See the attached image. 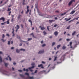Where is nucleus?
<instances>
[{
  "label": "nucleus",
  "instance_id": "obj_29",
  "mask_svg": "<svg viewBox=\"0 0 79 79\" xmlns=\"http://www.w3.org/2000/svg\"><path fill=\"white\" fill-rule=\"evenodd\" d=\"M25 75H27V76H29V73H25Z\"/></svg>",
  "mask_w": 79,
  "mask_h": 79
},
{
  "label": "nucleus",
  "instance_id": "obj_21",
  "mask_svg": "<svg viewBox=\"0 0 79 79\" xmlns=\"http://www.w3.org/2000/svg\"><path fill=\"white\" fill-rule=\"evenodd\" d=\"M5 23H6V24H10L9 21H7V22H5Z\"/></svg>",
  "mask_w": 79,
  "mask_h": 79
},
{
  "label": "nucleus",
  "instance_id": "obj_24",
  "mask_svg": "<svg viewBox=\"0 0 79 79\" xmlns=\"http://www.w3.org/2000/svg\"><path fill=\"white\" fill-rule=\"evenodd\" d=\"M75 19H73V20H71L69 21L68 22V23H71V21H74Z\"/></svg>",
  "mask_w": 79,
  "mask_h": 79
},
{
  "label": "nucleus",
  "instance_id": "obj_46",
  "mask_svg": "<svg viewBox=\"0 0 79 79\" xmlns=\"http://www.w3.org/2000/svg\"><path fill=\"white\" fill-rule=\"evenodd\" d=\"M18 71H19V72H20V73H21V72H22L23 71L21 70H19Z\"/></svg>",
  "mask_w": 79,
  "mask_h": 79
},
{
  "label": "nucleus",
  "instance_id": "obj_59",
  "mask_svg": "<svg viewBox=\"0 0 79 79\" xmlns=\"http://www.w3.org/2000/svg\"><path fill=\"white\" fill-rule=\"evenodd\" d=\"M21 27L22 28H23V24L21 25Z\"/></svg>",
  "mask_w": 79,
  "mask_h": 79
},
{
  "label": "nucleus",
  "instance_id": "obj_17",
  "mask_svg": "<svg viewBox=\"0 0 79 79\" xmlns=\"http://www.w3.org/2000/svg\"><path fill=\"white\" fill-rule=\"evenodd\" d=\"M30 35H32L33 37H34V38H36V37H34V33H31V34H30Z\"/></svg>",
  "mask_w": 79,
  "mask_h": 79
},
{
  "label": "nucleus",
  "instance_id": "obj_33",
  "mask_svg": "<svg viewBox=\"0 0 79 79\" xmlns=\"http://www.w3.org/2000/svg\"><path fill=\"white\" fill-rule=\"evenodd\" d=\"M54 45H55V42H53L52 44V46H53Z\"/></svg>",
  "mask_w": 79,
  "mask_h": 79
},
{
  "label": "nucleus",
  "instance_id": "obj_36",
  "mask_svg": "<svg viewBox=\"0 0 79 79\" xmlns=\"http://www.w3.org/2000/svg\"><path fill=\"white\" fill-rule=\"evenodd\" d=\"M5 66L6 67H7V66H8V64L7 63H5Z\"/></svg>",
  "mask_w": 79,
  "mask_h": 79
},
{
  "label": "nucleus",
  "instance_id": "obj_26",
  "mask_svg": "<svg viewBox=\"0 0 79 79\" xmlns=\"http://www.w3.org/2000/svg\"><path fill=\"white\" fill-rule=\"evenodd\" d=\"M32 40V38H28L27 41H29L30 40Z\"/></svg>",
  "mask_w": 79,
  "mask_h": 79
},
{
  "label": "nucleus",
  "instance_id": "obj_51",
  "mask_svg": "<svg viewBox=\"0 0 79 79\" xmlns=\"http://www.w3.org/2000/svg\"><path fill=\"white\" fill-rule=\"evenodd\" d=\"M23 12H24V10H22V12H21V13H22V14H23Z\"/></svg>",
  "mask_w": 79,
  "mask_h": 79
},
{
  "label": "nucleus",
  "instance_id": "obj_27",
  "mask_svg": "<svg viewBox=\"0 0 79 79\" xmlns=\"http://www.w3.org/2000/svg\"><path fill=\"white\" fill-rule=\"evenodd\" d=\"M0 62H2V57L1 56H0Z\"/></svg>",
  "mask_w": 79,
  "mask_h": 79
},
{
  "label": "nucleus",
  "instance_id": "obj_2",
  "mask_svg": "<svg viewBox=\"0 0 79 79\" xmlns=\"http://www.w3.org/2000/svg\"><path fill=\"white\" fill-rule=\"evenodd\" d=\"M35 64L33 62L31 63V65L32 66V67H29L28 68L29 69H32V68H34V65Z\"/></svg>",
  "mask_w": 79,
  "mask_h": 79
},
{
  "label": "nucleus",
  "instance_id": "obj_16",
  "mask_svg": "<svg viewBox=\"0 0 79 79\" xmlns=\"http://www.w3.org/2000/svg\"><path fill=\"white\" fill-rule=\"evenodd\" d=\"M60 47H61V45H60V44L58 45L57 46V49H58Z\"/></svg>",
  "mask_w": 79,
  "mask_h": 79
},
{
  "label": "nucleus",
  "instance_id": "obj_12",
  "mask_svg": "<svg viewBox=\"0 0 79 79\" xmlns=\"http://www.w3.org/2000/svg\"><path fill=\"white\" fill-rule=\"evenodd\" d=\"M75 10H73L71 11V12L70 13V14H71L72 15H73V14H74L75 12Z\"/></svg>",
  "mask_w": 79,
  "mask_h": 79
},
{
  "label": "nucleus",
  "instance_id": "obj_7",
  "mask_svg": "<svg viewBox=\"0 0 79 79\" xmlns=\"http://www.w3.org/2000/svg\"><path fill=\"white\" fill-rule=\"evenodd\" d=\"M8 58H9V60L10 61H11V57H10V56H8V57L6 58V60H8Z\"/></svg>",
  "mask_w": 79,
  "mask_h": 79
},
{
  "label": "nucleus",
  "instance_id": "obj_4",
  "mask_svg": "<svg viewBox=\"0 0 79 79\" xmlns=\"http://www.w3.org/2000/svg\"><path fill=\"white\" fill-rule=\"evenodd\" d=\"M0 72H1L2 74H5L6 71L4 70H2V69H0Z\"/></svg>",
  "mask_w": 79,
  "mask_h": 79
},
{
  "label": "nucleus",
  "instance_id": "obj_28",
  "mask_svg": "<svg viewBox=\"0 0 79 79\" xmlns=\"http://www.w3.org/2000/svg\"><path fill=\"white\" fill-rule=\"evenodd\" d=\"M72 44H73V43H72V42H70L69 43V45L70 46H71L72 45Z\"/></svg>",
  "mask_w": 79,
  "mask_h": 79
},
{
  "label": "nucleus",
  "instance_id": "obj_31",
  "mask_svg": "<svg viewBox=\"0 0 79 79\" xmlns=\"http://www.w3.org/2000/svg\"><path fill=\"white\" fill-rule=\"evenodd\" d=\"M11 10V8H8L7 10V11H10Z\"/></svg>",
  "mask_w": 79,
  "mask_h": 79
},
{
  "label": "nucleus",
  "instance_id": "obj_45",
  "mask_svg": "<svg viewBox=\"0 0 79 79\" xmlns=\"http://www.w3.org/2000/svg\"><path fill=\"white\" fill-rule=\"evenodd\" d=\"M56 13H59V11L56 10L55 11Z\"/></svg>",
  "mask_w": 79,
  "mask_h": 79
},
{
  "label": "nucleus",
  "instance_id": "obj_58",
  "mask_svg": "<svg viewBox=\"0 0 79 79\" xmlns=\"http://www.w3.org/2000/svg\"><path fill=\"white\" fill-rule=\"evenodd\" d=\"M11 50H13V49H14V47H11Z\"/></svg>",
  "mask_w": 79,
  "mask_h": 79
},
{
  "label": "nucleus",
  "instance_id": "obj_53",
  "mask_svg": "<svg viewBox=\"0 0 79 79\" xmlns=\"http://www.w3.org/2000/svg\"><path fill=\"white\" fill-rule=\"evenodd\" d=\"M16 64V63L15 62H14L13 63V65H15Z\"/></svg>",
  "mask_w": 79,
  "mask_h": 79
},
{
  "label": "nucleus",
  "instance_id": "obj_50",
  "mask_svg": "<svg viewBox=\"0 0 79 79\" xmlns=\"http://www.w3.org/2000/svg\"><path fill=\"white\" fill-rule=\"evenodd\" d=\"M47 29H48V31H50V30H49L50 29L48 27H47Z\"/></svg>",
  "mask_w": 79,
  "mask_h": 79
},
{
  "label": "nucleus",
  "instance_id": "obj_18",
  "mask_svg": "<svg viewBox=\"0 0 79 79\" xmlns=\"http://www.w3.org/2000/svg\"><path fill=\"white\" fill-rule=\"evenodd\" d=\"M28 21H29V22L30 23H31V26H32V21H31V20H29Z\"/></svg>",
  "mask_w": 79,
  "mask_h": 79
},
{
  "label": "nucleus",
  "instance_id": "obj_57",
  "mask_svg": "<svg viewBox=\"0 0 79 79\" xmlns=\"http://www.w3.org/2000/svg\"><path fill=\"white\" fill-rule=\"evenodd\" d=\"M37 72V70H36L35 72V73H36Z\"/></svg>",
  "mask_w": 79,
  "mask_h": 79
},
{
  "label": "nucleus",
  "instance_id": "obj_25",
  "mask_svg": "<svg viewBox=\"0 0 79 79\" xmlns=\"http://www.w3.org/2000/svg\"><path fill=\"white\" fill-rule=\"evenodd\" d=\"M16 52L17 53H19V50H18V49H17L16 50Z\"/></svg>",
  "mask_w": 79,
  "mask_h": 79
},
{
  "label": "nucleus",
  "instance_id": "obj_10",
  "mask_svg": "<svg viewBox=\"0 0 79 79\" xmlns=\"http://www.w3.org/2000/svg\"><path fill=\"white\" fill-rule=\"evenodd\" d=\"M58 34V32L55 31V32H54V35H55V36H57Z\"/></svg>",
  "mask_w": 79,
  "mask_h": 79
},
{
  "label": "nucleus",
  "instance_id": "obj_61",
  "mask_svg": "<svg viewBox=\"0 0 79 79\" xmlns=\"http://www.w3.org/2000/svg\"><path fill=\"white\" fill-rule=\"evenodd\" d=\"M79 24V22H78L76 23V24L77 25V24Z\"/></svg>",
  "mask_w": 79,
  "mask_h": 79
},
{
  "label": "nucleus",
  "instance_id": "obj_43",
  "mask_svg": "<svg viewBox=\"0 0 79 79\" xmlns=\"http://www.w3.org/2000/svg\"><path fill=\"white\" fill-rule=\"evenodd\" d=\"M6 35V36H8V37H10V35L8 34H7Z\"/></svg>",
  "mask_w": 79,
  "mask_h": 79
},
{
  "label": "nucleus",
  "instance_id": "obj_37",
  "mask_svg": "<svg viewBox=\"0 0 79 79\" xmlns=\"http://www.w3.org/2000/svg\"><path fill=\"white\" fill-rule=\"evenodd\" d=\"M71 19V18H69V19H67V20H66V21H69V20H70V19Z\"/></svg>",
  "mask_w": 79,
  "mask_h": 79
},
{
  "label": "nucleus",
  "instance_id": "obj_19",
  "mask_svg": "<svg viewBox=\"0 0 79 79\" xmlns=\"http://www.w3.org/2000/svg\"><path fill=\"white\" fill-rule=\"evenodd\" d=\"M66 47L64 46H63L62 47V49H63V50H64L65 49H66Z\"/></svg>",
  "mask_w": 79,
  "mask_h": 79
},
{
  "label": "nucleus",
  "instance_id": "obj_14",
  "mask_svg": "<svg viewBox=\"0 0 79 79\" xmlns=\"http://www.w3.org/2000/svg\"><path fill=\"white\" fill-rule=\"evenodd\" d=\"M19 75L21 77H22L23 78H24V75L21 74H20Z\"/></svg>",
  "mask_w": 79,
  "mask_h": 79
},
{
  "label": "nucleus",
  "instance_id": "obj_6",
  "mask_svg": "<svg viewBox=\"0 0 79 79\" xmlns=\"http://www.w3.org/2000/svg\"><path fill=\"white\" fill-rule=\"evenodd\" d=\"M55 20H49L48 22L49 23H53V22H55Z\"/></svg>",
  "mask_w": 79,
  "mask_h": 79
},
{
  "label": "nucleus",
  "instance_id": "obj_34",
  "mask_svg": "<svg viewBox=\"0 0 79 79\" xmlns=\"http://www.w3.org/2000/svg\"><path fill=\"white\" fill-rule=\"evenodd\" d=\"M43 33L44 35H46V34H47V32H46L45 31H44Z\"/></svg>",
  "mask_w": 79,
  "mask_h": 79
},
{
  "label": "nucleus",
  "instance_id": "obj_60",
  "mask_svg": "<svg viewBox=\"0 0 79 79\" xmlns=\"http://www.w3.org/2000/svg\"><path fill=\"white\" fill-rule=\"evenodd\" d=\"M74 19H75L74 20H75V19H76V20H78V18H74Z\"/></svg>",
  "mask_w": 79,
  "mask_h": 79
},
{
  "label": "nucleus",
  "instance_id": "obj_35",
  "mask_svg": "<svg viewBox=\"0 0 79 79\" xmlns=\"http://www.w3.org/2000/svg\"><path fill=\"white\" fill-rule=\"evenodd\" d=\"M2 25H5V24H6V23L5 22H4V23H1Z\"/></svg>",
  "mask_w": 79,
  "mask_h": 79
},
{
  "label": "nucleus",
  "instance_id": "obj_8",
  "mask_svg": "<svg viewBox=\"0 0 79 79\" xmlns=\"http://www.w3.org/2000/svg\"><path fill=\"white\" fill-rule=\"evenodd\" d=\"M1 20H2V21L4 22V21H5V18L3 17H1L0 18V21Z\"/></svg>",
  "mask_w": 79,
  "mask_h": 79
},
{
  "label": "nucleus",
  "instance_id": "obj_47",
  "mask_svg": "<svg viewBox=\"0 0 79 79\" xmlns=\"http://www.w3.org/2000/svg\"><path fill=\"white\" fill-rule=\"evenodd\" d=\"M58 26V25H57V24H55L54 25V27H56V26Z\"/></svg>",
  "mask_w": 79,
  "mask_h": 79
},
{
  "label": "nucleus",
  "instance_id": "obj_63",
  "mask_svg": "<svg viewBox=\"0 0 79 79\" xmlns=\"http://www.w3.org/2000/svg\"><path fill=\"white\" fill-rule=\"evenodd\" d=\"M11 21L12 22H13V18H12V19Z\"/></svg>",
  "mask_w": 79,
  "mask_h": 79
},
{
  "label": "nucleus",
  "instance_id": "obj_55",
  "mask_svg": "<svg viewBox=\"0 0 79 79\" xmlns=\"http://www.w3.org/2000/svg\"><path fill=\"white\" fill-rule=\"evenodd\" d=\"M31 29H32V31H33V30H34V27H32V28Z\"/></svg>",
  "mask_w": 79,
  "mask_h": 79
},
{
  "label": "nucleus",
  "instance_id": "obj_39",
  "mask_svg": "<svg viewBox=\"0 0 79 79\" xmlns=\"http://www.w3.org/2000/svg\"><path fill=\"white\" fill-rule=\"evenodd\" d=\"M10 41H8V45H10Z\"/></svg>",
  "mask_w": 79,
  "mask_h": 79
},
{
  "label": "nucleus",
  "instance_id": "obj_44",
  "mask_svg": "<svg viewBox=\"0 0 79 79\" xmlns=\"http://www.w3.org/2000/svg\"><path fill=\"white\" fill-rule=\"evenodd\" d=\"M5 37V35H4V34H2V37L3 38H4V37Z\"/></svg>",
  "mask_w": 79,
  "mask_h": 79
},
{
  "label": "nucleus",
  "instance_id": "obj_20",
  "mask_svg": "<svg viewBox=\"0 0 79 79\" xmlns=\"http://www.w3.org/2000/svg\"><path fill=\"white\" fill-rule=\"evenodd\" d=\"M21 15H19L18 16V19H19L21 18Z\"/></svg>",
  "mask_w": 79,
  "mask_h": 79
},
{
  "label": "nucleus",
  "instance_id": "obj_52",
  "mask_svg": "<svg viewBox=\"0 0 79 79\" xmlns=\"http://www.w3.org/2000/svg\"><path fill=\"white\" fill-rule=\"evenodd\" d=\"M70 39H66L67 41H69V40Z\"/></svg>",
  "mask_w": 79,
  "mask_h": 79
},
{
  "label": "nucleus",
  "instance_id": "obj_40",
  "mask_svg": "<svg viewBox=\"0 0 79 79\" xmlns=\"http://www.w3.org/2000/svg\"><path fill=\"white\" fill-rule=\"evenodd\" d=\"M20 50L24 51H25V49H20Z\"/></svg>",
  "mask_w": 79,
  "mask_h": 79
},
{
  "label": "nucleus",
  "instance_id": "obj_1",
  "mask_svg": "<svg viewBox=\"0 0 79 79\" xmlns=\"http://www.w3.org/2000/svg\"><path fill=\"white\" fill-rule=\"evenodd\" d=\"M73 2H75V0H72L68 3L69 6H70Z\"/></svg>",
  "mask_w": 79,
  "mask_h": 79
},
{
  "label": "nucleus",
  "instance_id": "obj_11",
  "mask_svg": "<svg viewBox=\"0 0 79 79\" xmlns=\"http://www.w3.org/2000/svg\"><path fill=\"white\" fill-rule=\"evenodd\" d=\"M28 79H34V77L33 76H32V77H29Z\"/></svg>",
  "mask_w": 79,
  "mask_h": 79
},
{
  "label": "nucleus",
  "instance_id": "obj_42",
  "mask_svg": "<svg viewBox=\"0 0 79 79\" xmlns=\"http://www.w3.org/2000/svg\"><path fill=\"white\" fill-rule=\"evenodd\" d=\"M70 27V26H68L67 27V28H66V29H69V28Z\"/></svg>",
  "mask_w": 79,
  "mask_h": 79
},
{
  "label": "nucleus",
  "instance_id": "obj_15",
  "mask_svg": "<svg viewBox=\"0 0 79 79\" xmlns=\"http://www.w3.org/2000/svg\"><path fill=\"white\" fill-rule=\"evenodd\" d=\"M54 61H56V59L57 58V56H54Z\"/></svg>",
  "mask_w": 79,
  "mask_h": 79
},
{
  "label": "nucleus",
  "instance_id": "obj_30",
  "mask_svg": "<svg viewBox=\"0 0 79 79\" xmlns=\"http://www.w3.org/2000/svg\"><path fill=\"white\" fill-rule=\"evenodd\" d=\"M17 29H19V26L18 25H17Z\"/></svg>",
  "mask_w": 79,
  "mask_h": 79
},
{
  "label": "nucleus",
  "instance_id": "obj_41",
  "mask_svg": "<svg viewBox=\"0 0 79 79\" xmlns=\"http://www.w3.org/2000/svg\"><path fill=\"white\" fill-rule=\"evenodd\" d=\"M66 13H64L63 14H61V16H63V15H65L66 14Z\"/></svg>",
  "mask_w": 79,
  "mask_h": 79
},
{
  "label": "nucleus",
  "instance_id": "obj_5",
  "mask_svg": "<svg viewBox=\"0 0 79 79\" xmlns=\"http://www.w3.org/2000/svg\"><path fill=\"white\" fill-rule=\"evenodd\" d=\"M44 52V50H43L41 51H40L38 53V54H41V53H43Z\"/></svg>",
  "mask_w": 79,
  "mask_h": 79
},
{
  "label": "nucleus",
  "instance_id": "obj_23",
  "mask_svg": "<svg viewBox=\"0 0 79 79\" xmlns=\"http://www.w3.org/2000/svg\"><path fill=\"white\" fill-rule=\"evenodd\" d=\"M1 40H2L3 42L6 41V40H4L3 39H1Z\"/></svg>",
  "mask_w": 79,
  "mask_h": 79
},
{
  "label": "nucleus",
  "instance_id": "obj_9",
  "mask_svg": "<svg viewBox=\"0 0 79 79\" xmlns=\"http://www.w3.org/2000/svg\"><path fill=\"white\" fill-rule=\"evenodd\" d=\"M38 66V67H41V68H44V67H43V65H42V64L39 65Z\"/></svg>",
  "mask_w": 79,
  "mask_h": 79
},
{
  "label": "nucleus",
  "instance_id": "obj_22",
  "mask_svg": "<svg viewBox=\"0 0 79 79\" xmlns=\"http://www.w3.org/2000/svg\"><path fill=\"white\" fill-rule=\"evenodd\" d=\"M45 27H42L41 28V30H42V31H44V29H45Z\"/></svg>",
  "mask_w": 79,
  "mask_h": 79
},
{
  "label": "nucleus",
  "instance_id": "obj_49",
  "mask_svg": "<svg viewBox=\"0 0 79 79\" xmlns=\"http://www.w3.org/2000/svg\"><path fill=\"white\" fill-rule=\"evenodd\" d=\"M61 40H62V38L60 39L59 40V42L61 41Z\"/></svg>",
  "mask_w": 79,
  "mask_h": 79
},
{
  "label": "nucleus",
  "instance_id": "obj_56",
  "mask_svg": "<svg viewBox=\"0 0 79 79\" xmlns=\"http://www.w3.org/2000/svg\"><path fill=\"white\" fill-rule=\"evenodd\" d=\"M42 63L43 64H45V62H44V61H42Z\"/></svg>",
  "mask_w": 79,
  "mask_h": 79
},
{
  "label": "nucleus",
  "instance_id": "obj_64",
  "mask_svg": "<svg viewBox=\"0 0 79 79\" xmlns=\"http://www.w3.org/2000/svg\"><path fill=\"white\" fill-rule=\"evenodd\" d=\"M54 19H58V18L57 17H55Z\"/></svg>",
  "mask_w": 79,
  "mask_h": 79
},
{
  "label": "nucleus",
  "instance_id": "obj_38",
  "mask_svg": "<svg viewBox=\"0 0 79 79\" xmlns=\"http://www.w3.org/2000/svg\"><path fill=\"white\" fill-rule=\"evenodd\" d=\"M46 44H44L42 45V46L43 47H45V46H46Z\"/></svg>",
  "mask_w": 79,
  "mask_h": 79
},
{
  "label": "nucleus",
  "instance_id": "obj_13",
  "mask_svg": "<svg viewBox=\"0 0 79 79\" xmlns=\"http://www.w3.org/2000/svg\"><path fill=\"white\" fill-rule=\"evenodd\" d=\"M76 33V31H74L73 33H72V35H75V34Z\"/></svg>",
  "mask_w": 79,
  "mask_h": 79
},
{
  "label": "nucleus",
  "instance_id": "obj_3",
  "mask_svg": "<svg viewBox=\"0 0 79 79\" xmlns=\"http://www.w3.org/2000/svg\"><path fill=\"white\" fill-rule=\"evenodd\" d=\"M29 6H27V11L26 12V14H27L29 13Z\"/></svg>",
  "mask_w": 79,
  "mask_h": 79
},
{
  "label": "nucleus",
  "instance_id": "obj_48",
  "mask_svg": "<svg viewBox=\"0 0 79 79\" xmlns=\"http://www.w3.org/2000/svg\"><path fill=\"white\" fill-rule=\"evenodd\" d=\"M31 10H30L29 13V15H31Z\"/></svg>",
  "mask_w": 79,
  "mask_h": 79
},
{
  "label": "nucleus",
  "instance_id": "obj_32",
  "mask_svg": "<svg viewBox=\"0 0 79 79\" xmlns=\"http://www.w3.org/2000/svg\"><path fill=\"white\" fill-rule=\"evenodd\" d=\"M8 13H9V14H8L9 16H10V14L11 13V11H9V12Z\"/></svg>",
  "mask_w": 79,
  "mask_h": 79
},
{
  "label": "nucleus",
  "instance_id": "obj_62",
  "mask_svg": "<svg viewBox=\"0 0 79 79\" xmlns=\"http://www.w3.org/2000/svg\"><path fill=\"white\" fill-rule=\"evenodd\" d=\"M50 39H52V36H50L49 37Z\"/></svg>",
  "mask_w": 79,
  "mask_h": 79
},
{
  "label": "nucleus",
  "instance_id": "obj_54",
  "mask_svg": "<svg viewBox=\"0 0 79 79\" xmlns=\"http://www.w3.org/2000/svg\"><path fill=\"white\" fill-rule=\"evenodd\" d=\"M19 46H22V44L20 43V44L19 45Z\"/></svg>",
  "mask_w": 79,
  "mask_h": 79
}]
</instances>
